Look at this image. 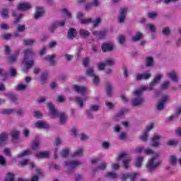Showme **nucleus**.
<instances>
[{"label":"nucleus","instance_id":"obj_1","mask_svg":"<svg viewBox=\"0 0 181 181\" xmlns=\"http://www.w3.org/2000/svg\"><path fill=\"white\" fill-rule=\"evenodd\" d=\"M160 156V155L158 153H155V154L148 160L146 164L148 172L152 173V172H155V170L159 169V167L162 165V160L158 159Z\"/></svg>","mask_w":181,"mask_h":181},{"label":"nucleus","instance_id":"obj_2","mask_svg":"<svg viewBox=\"0 0 181 181\" xmlns=\"http://www.w3.org/2000/svg\"><path fill=\"white\" fill-rule=\"evenodd\" d=\"M147 88H148L146 87H142L140 89L136 90L134 92H133L134 97L132 99L131 102L132 107H141V105H144L145 99L141 96V94L147 90Z\"/></svg>","mask_w":181,"mask_h":181},{"label":"nucleus","instance_id":"obj_3","mask_svg":"<svg viewBox=\"0 0 181 181\" xmlns=\"http://www.w3.org/2000/svg\"><path fill=\"white\" fill-rule=\"evenodd\" d=\"M35 54H36L32 49H27L24 51V59L22 62L25 66V68H23V69L24 73H28V70L32 69V66H33V60L30 59L29 57H33Z\"/></svg>","mask_w":181,"mask_h":181},{"label":"nucleus","instance_id":"obj_4","mask_svg":"<svg viewBox=\"0 0 181 181\" xmlns=\"http://www.w3.org/2000/svg\"><path fill=\"white\" fill-rule=\"evenodd\" d=\"M47 107L49 108V114L52 118H56V117H60V123L63 125L66 124V119H67V116L64 113H59V111L54 107V105L52 103H47Z\"/></svg>","mask_w":181,"mask_h":181},{"label":"nucleus","instance_id":"obj_5","mask_svg":"<svg viewBox=\"0 0 181 181\" xmlns=\"http://www.w3.org/2000/svg\"><path fill=\"white\" fill-rule=\"evenodd\" d=\"M81 165V162L76 160H66L63 163L64 168L67 169L68 175H71L74 173V170L77 166H80Z\"/></svg>","mask_w":181,"mask_h":181},{"label":"nucleus","instance_id":"obj_6","mask_svg":"<svg viewBox=\"0 0 181 181\" xmlns=\"http://www.w3.org/2000/svg\"><path fill=\"white\" fill-rule=\"evenodd\" d=\"M152 77V74L149 71L144 72V74H136V80L141 81L142 80H149Z\"/></svg>","mask_w":181,"mask_h":181},{"label":"nucleus","instance_id":"obj_7","mask_svg":"<svg viewBox=\"0 0 181 181\" xmlns=\"http://www.w3.org/2000/svg\"><path fill=\"white\" fill-rule=\"evenodd\" d=\"M162 139V136L159 134H155L152 138H151V146L153 148H158L160 145V143L159 141Z\"/></svg>","mask_w":181,"mask_h":181},{"label":"nucleus","instance_id":"obj_8","mask_svg":"<svg viewBox=\"0 0 181 181\" xmlns=\"http://www.w3.org/2000/svg\"><path fill=\"white\" fill-rule=\"evenodd\" d=\"M169 100V96L168 95H164L161 98L160 101H158V103L157 105V110L158 111H162L163 108H165V105L166 104V101Z\"/></svg>","mask_w":181,"mask_h":181},{"label":"nucleus","instance_id":"obj_9","mask_svg":"<svg viewBox=\"0 0 181 181\" xmlns=\"http://www.w3.org/2000/svg\"><path fill=\"white\" fill-rule=\"evenodd\" d=\"M153 127H155L153 123H151L150 125H148L146 127V131L144 132L143 135L141 136V141H144V142H146L148 141V134L149 133V131H151V129H153Z\"/></svg>","mask_w":181,"mask_h":181},{"label":"nucleus","instance_id":"obj_10","mask_svg":"<svg viewBox=\"0 0 181 181\" xmlns=\"http://www.w3.org/2000/svg\"><path fill=\"white\" fill-rule=\"evenodd\" d=\"M127 12L128 9H127V8H123L120 9V14L118 16L119 23H124V22H125V18H127Z\"/></svg>","mask_w":181,"mask_h":181},{"label":"nucleus","instance_id":"obj_11","mask_svg":"<svg viewBox=\"0 0 181 181\" xmlns=\"http://www.w3.org/2000/svg\"><path fill=\"white\" fill-rule=\"evenodd\" d=\"M74 91L78 93L79 94H81L82 95H86L87 93V88L80 85H75L74 86Z\"/></svg>","mask_w":181,"mask_h":181},{"label":"nucleus","instance_id":"obj_12","mask_svg":"<svg viewBox=\"0 0 181 181\" xmlns=\"http://www.w3.org/2000/svg\"><path fill=\"white\" fill-rule=\"evenodd\" d=\"M9 136L7 133L3 132L0 134V146H5L8 144Z\"/></svg>","mask_w":181,"mask_h":181},{"label":"nucleus","instance_id":"obj_13","mask_svg":"<svg viewBox=\"0 0 181 181\" xmlns=\"http://www.w3.org/2000/svg\"><path fill=\"white\" fill-rule=\"evenodd\" d=\"M30 8H32V6L30 5V4L26 3V2L20 3L17 6L18 11H29V9H30Z\"/></svg>","mask_w":181,"mask_h":181},{"label":"nucleus","instance_id":"obj_14","mask_svg":"<svg viewBox=\"0 0 181 181\" xmlns=\"http://www.w3.org/2000/svg\"><path fill=\"white\" fill-rule=\"evenodd\" d=\"M56 57H57V55L52 54V55H47L44 57V60L46 62H49L50 66H56Z\"/></svg>","mask_w":181,"mask_h":181},{"label":"nucleus","instance_id":"obj_15","mask_svg":"<svg viewBox=\"0 0 181 181\" xmlns=\"http://www.w3.org/2000/svg\"><path fill=\"white\" fill-rule=\"evenodd\" d=\"M100 110V105H93L90 106V108L88 110H86V114L89 118H93V112H97Z\"/></svg>","mask_w":181,"mask_h":181},{"label":"nucleus","instance_id":"obj_16","mask_svg":"<svg viewBox=\"0 0 181 181\" xmlns=\"http://www.w3.org/2000/svg\"><path fill=\"white\" fill-rule=\"evenodd\" d=\"M42 16H45V8L37 6L35 13V19H40Z\"/></svg>","mask_w":181,"mask_h":181},{"label":"nucleus","instance_id":"obj_17","mask_svg":"<svg viewBox=\"0 0 181 181\" xmlns=\"http://www.w3.org/2000/svg\"><path fill=\"white\" fill-rule=\"evenodd\" d=\"M161 78H162V75L158 74L156 76V77L154 78L153 81L151 82L148 90L150 91H152V90H153V87H155V86H156V84H158V83H159V81H160Z\"/></svg>","mask_w":181,"mask_h":181},{"label":"nucleus","instance_id":"obj_18","mask_svg":"<svg viewBox=\"0 0 181 181\" xmlns=\"http://www.w3.org/2000/svg\"><path fill=\"white\" fill-rule=\"evenodd\" d=\"M101 49L104 53L107 52H112V50H114V45L112 43H103Z\"/></svg>","mask_w":181,"mask_h":181},{"label":"nucleus","instance_id":"obj_19","mask_svg":"<svg viewBox=\"0 0 181 181\" xmlns=\"http://www.w3.org/2000/svg\"><path fill=\"white\" fill-rule=\"evenodd\" d=\"M5 97L8 98L11 103H16L18 101V95H15V93L12 92H8L4 93Z\"/></svg>","mask_w":181,"mask_h":181},{"label":"nucleus","instance_id":"obj_20","mask_svg":"<svg viewBox=\"0 0 181 181\" xmlns=\"http://www.w3.org/2000/svg\"><path fill=\"white\" fill-rule=\"evenodd\" d=\"M167 76L174 83H177V81H179V80L177 79V72H176V71H175V70H173L170 73L167 74Z\"/></svg>","mask_w":181,"mask_h":181},{"label":"nucleus","instance_id":"obj_21","mask_svg":"<svg viewBox=\"0 0 181 181\" xmlns=\"http://www.w3.org/2000/svg\"><path fill=\"white\" fill-rule=\"evenodd\" d=\"M93 35L94 36H97L98 39H105V36H107V31H93Z\"/></svg>","mask_w":181,"mask_h":181},{"label":"nucleus","instance_id":"obj_22","mask_svg":"<svg viewBox=\"0 0 181 181\" xmlns=\"http://www.w3.org/2000/svg\"><path fill=\"white\" fill-rule=\"evenodd\" d=\"M39 145H40V139L39 136H35L34 141H33L31 148L33 151H36L37 148H39Z\"/></svg>","mask_w":181,"mask_h":181},{"label":"nucleus","instance_id":"obj_23","mask_svg":"<svg viewBox=\"0 0 181 181\" xmlns=\"http://www.w3.org/2000/svg\"><path fill=\"white\" fill-rule=\"evenodd\" d=\"M35 127L36 128H42L44 129H49V125L47 124V123H46V122H43L41 120L37 121L35 123Z\"/></svg>","mask_w":181,"mask_h":181},{"label":"nucleus","instance_id":"obj_24","mask_svg":"<svg viewBox=\"0 0 181 181\" xmlns=\"http://www.w3.org/2000/svg\"><path fill=\"white\" fill-rule=\"evenodd\" d=\"M35 156L40 159H46L50 156V153L49 151H40Z\"/></svg>","mask_w":181,"mask_h":181},{"label":"nucleus","instance_id":"obj_25","mask_svg":"<svg viewBox=\"0 0 181 181\" xmlns=\"http://www.w3.org/2000/svg\"><path fill=\"white\" fill-rule=\"evenodd\" d=\"M77 36V30L76 29L71 28L68 30V39H74Z\"/></svg>","mask_w":181,"mask_h":181},{"label":"nucleus","instance_id":"obj_26","mask_svg":"<svg viewBox=\"0 0 181 181\" xmlns=\"http://www.w3.org/2000/svg\"><path fill=\"white\" fill-rule=\"evenodd\" d=\"M19 131L18 130H13L12 132V142L14 144H17V142L19 141Z\"/></svg>","mask_w":181,"mask_h":181},{"label":"nucleus","instance_id":"obj_27","mask_svg":"<svg viewBox=\"0 0 181 181\" xmlns=\"http://www.w3.org/2000/svg\"><path fill=\"white\" fill-rule=\"evenodd\" d=\"M107 168V163L103 162L99 166H98L95 168L93 169V173H95V172H98L99 170H105Z\"/></svg>","mask_w":181,"mask_h":181},{"label":"nucleus","instance_id":"obj_28","mask_svg":"<svg viewBox=\"0 0 181 181\" xmlns=\"http://www.w3.org/2000/svg\"><path fill=\"white\" fill-rule=\"evenodd\" d=\"M12 16H14L16 18L14 23H19V22L21 21V18H23V16L22 15V13H20L18 16V10L13 11Z\"/></svg>","mask_w":181,"mask_h":181},{"label":"nucleus","instance_id":"obj_29","mask_svg":"<svg viewBox=\"0 0 181 181\" xmlns=\"http://www.w3.org/2000/svg\"><path fill=\"white\" fill-rule=\"evenodd\" d=\"M142 36H144V34H142V33L138 32L134 36H132V41L133 42V43L139 42V40L142 39Z\"/></svg>","mask_w":181,"mask_h":181},{"label":"nucleus","instance_id":"obj_30","mask_svg":"<svg viewBox=\"0 0 181 181\" xmlns=\"http://www.w3.org/2000/svg\"><path fill=\"white\" fill-rule=\"evenodd\" d=\"M146 67H153V57H147L145 59Z\"/></svg>","mask_w":181,"mask_h":181},{"label":"nucleus","instance_id":"obj_31","mask_svg":"<svg viewBox=\"0 0 181 181\" xmlns=\"http://www.w3.org/2000/svg\"><path fill=\"white\" fill-rule=\"evenodd\" d=\"M86 75L88 77H94L95 76V71L93 67H89L86 70Z\"/></svg>","mask_w":181,"mask_h":181},{"label":"nucleus","instance_id":"obj_32","mask_svg":"<svg viewBox=\"0 0 181 181\" xmlns=\"http://www.w3.org/2000/svg\"><path fill=\"white\" fill-rule=\"evenodd\" d=\"M86 100H87V98H84L83 99L81 97H76L75 98L76 103L79 105V107H81V108H83V107H84L83 101H86Z\"/></svg>","mask_w":181,"mask_h":181},{"label":"nucleus","instance_id":"obj_33","mask_svg":"<svg viewBox=\"0 0 181 181\" xmlns=\"http://www.w3.org/2000/svg\"><path fill=\"white\" fill-rule=\"evenodd\" d=\"M168 162L172 166H176V163H177V158L176 157V156L171 155L170 156Z\"/></svg>","mask_w":181,"mask_h":181},{"label":"nucleus","instance_id":"obj_34","mask_svg":"<svg viewBox=\"0 0 181 181\" xmlns=\"http://www.w3.org/2000/svg\"><path fill=\"white\" fill-rule=\"evenodd\" d=\"M106 94L110 97L112 95V84L111 83L106 84Z\"/></svg>","mask_w":181,"mask_h":181},{"label":"nucleus","instance_id":"obj_35","mask_svg":"<svg viewBox=\"0 0 181 181\" xmlns=\"http://www.w3.org/2000/svg\"><path fill=\"white\" fill-rule=\"evenodd\" d=\"M79 35L81 36V37H88V36H90V31L84 29H81L79 30Z\"/></svg>","mask_w":181,"mask_h":181},{"label":"nucleus","instance_id":"obj_36","mask_svg":"<svg viewBox=\"0 0 181 181\" xmlns=\"http://www.w3.org/2000/svg\"><path fill=\"white\" fill-rule=\"evenodd\" d=\"M19 54V51L16 52L15 54L11 55L8 58L9 63H15L18 60V55Z\"/></svg>","mask_w":181,"mask_h":181},{"label":"nucleus","instance_id":"obj_37","mask_svg":"<svg viewBox=\"0 0 181 181\" xmlns=\"http://www.w3.org/2000/svg\"><path fill=\"white\" fill-rule=\"evenodd\" d=\"M36 40L35 39H28L23 40V45L25 46H33Z\"/></svg>","mask_w":181,"mask_h":181},{"label":"nucleus","instance_id":"obj_38","mask_svg":"<svg viewBox=\"0 0 181 181\" xmlns=\"http://www.w3.org/2000/svg\"><path fill=\"white\" fill-rule=\"evenodd\" d=\"M32 155V150L28 149L18 154V158H24V156H29Z\"/></svg>","mask_w":181,"mask_h":181},{"label":"nucleus","instance_id":"obj_39","mask_svg":"<svg viewBox=\"0 0 181 181\" xmlns=\"http://www.w3.org/2000/svg\"><path fill=\"white\" fill-rule=\"evenodd\" d=\"M15 180V175L12 173H8L6 175V177L4 181H14Z\"/></svg>","mask_w":181,"mask_h":181},{"label":"nucleus","instance_id":"obj_40","mask_svg":"<svg viewBox=\"0 0 181 181\" xmlns=\"http://www.w3.org/2000/svg\"><path fill=\"white\" fill-rule=\"evenodd\" d=\"M49 77V74L47 71H45L41 74V83L42 84H45L46 83L47 78Z\"/></svg>","mask_w":181,"mask_h":181},{"label":"nucleus","instance_id":"obj_41","mask_svg":"<svg viewBox=\"0 0 181 181\" xmlns=\"http://www.w3.org/2000/svg\"><path fill=\"white\" fill-rule=\"evenodd\" d=\"M142 162H144L143 156H140V157L137 158V159L136 160V163H135L136 168H141V166H142Z\"/></svg>","mask_w":181,"mask_h":181},{"label":"nucleus","instance_id":"obj_42","mask_svg":"<svg viewBox=\"0 0 181 181\" xmlns=\"http://www.w3.org/2000/svg\"><path fill=\"white\" fill-rule=\"evenodd\" d=\"M0 14H1V16L2 18H4V19H8V18H9V14H8V11L7 9H2L1 11H0Z\"/></svg>","mask_w":181,"mask_h":181},{"label":"nucleus","instance_id":"obj_43","mask_svg":"<svg viewBox=\"0 0 181 181\" xmlns=\"http://www.w3.org/2000/svg\"><path fill=\"white\" fill-rule=\"evenodd\" d=\"M57 24H56V22H54L53 23H52L49 27H48V30L49 32H50L51 33H54V31L56 30V29H57Z\"/></svg>","mask_w":181,"mask_h":181},{"label":"nucleus","instance_id":"obj_44","mask_svg":"<svg viewBox=\"0 0 181 181\" xmlns=\"http://www.w3.org/2000/svg\"><path fill=\"white\" fill-rule=\"evenodd\" d=\"M69 153H70V148H66L62 149L61 152V156L62 158H67L69 156Z\"/></svg>","mask_w":181,"mask_h":181},{"label":"nucleus","instance_id":"obj_45","mask_svg":"<svg viewBox=\"0 0 181 181\" xmlns=\"http://www.w3.org/2000/svg\"><path fill=\"white\" fill-rule=\"evenodd\" d=\"M1 37L4 40H9L12 39V34H11L9 33H6L1 35Z\"/></svg>","mask_w":181,"mask_h":181},{"label":"nucleus","instance_id":"obj_46","mask_svg":"<svg viewBox=\"0 0 181 181\" xmlns=\"http://www.w3.org/2000/svg\"><path fill=\"white\" fill-rule=\"evenodd\" d=\"M26 88H28V85L18 84L16 88V90H17V91H23V90H26Z\"/></svg>","mask_w":181,"mask_h":181},{"label":"nucleus","instance_id":"obj_47","mask_svg":"<svg viewBox=\"0 0 181 181\" xmlns=\"http://www.w3.org/2000/svg\"><path fill=\"white\" fill-rule=\"evenodd\" d=\"M144 153H145V155L149 156V155H155V151H153L151 148H144Z\"/></svg>","mask_w":181,"mask_h":181},{"label":"nucleus","instance_id":"obj_48","mask_svg":"<svg viewBox=\"0 0 181 181\" xmlns=\"http://www.w3.org/2000/svg\"><path fill=\"white\" fill-rule=\"evenodd\" d=\"M83 155V149L79 148L76 150L72 155L73 158H76L77 156H81Z\"/></svg>","mask_w":181,"mask_h":181},{"label":"nucleus","instance_id":"obj_49","mask_svg":"<svg viewBox=\"0 0 181 181\" xmlns=\"http://www.w3.org/2000/svg\"><path fill=\"white\" fill-rule=\"evenodd\" d=\"M107 177H109V179H117V177H118V175L115 173L110 172L107 173Z\"/></svg>","mask_w":181,"mask_h":181},{"label":"nucleus","instance_id":"obj_50","mask_svg":"<svg viewBox=\"0 0 181 181\" xmlns=\"http://www.w3.org/2000/svg\"><path fill=\"white\" fill-rule=\"evenodd\" d=\"M125 39H126L125 35H119L117 40L119 45H124V43H125Z\"/></svg>","mask_w":181,"mask_h":181},{"label":"nucleus","instance_id":"obj_51","mask_svg":"<svg viewBox=\"0 0 181 181\" xmlns=\"http://www.w3.org/2000/svg\"><path fill=\"white\" fill-rule=\"evenodd\" d=\"M162 33L165 36H169L170 35V28L169 27H165L162 30Z\"/></svg>","mask_w":181,"mask_h":181},{"label":"nucleus","instance_id":"obj_52","mask_svg":"<svg viewBox=\"0 0 181 181\" xmlns=\"http://www.w3.org/2000/svg\"><path fill=\"white\" fill-rule=\"evenodd\" d=\"M26 30V25H18L17 27V32H25Z\"/></svg>","mask_w":181,"mask_h":181},{"label":"nucleus","instance_id":"obj_53","mask_svg":"<svg viewBox=\"0 0 181 181\" xmlns=\"http://www.w3.org/2000/svg\"><path fill=\"white\" fill-rule=\"evenodd\" d=\"M93 77V82L94 86H98V84H100V78H98V76L97 75H95Z\"/></svg>","mask_w":181,"mask_h":181},{"label":"nucleus","instance_id":"obj_54","mask_svg":"<svg viewBox=\"0 0 181 181\" xmlns=\"http://www.w3.org/2000/svg\"><path fill=\"white\" fill-rule=\"evenodd\" d=\"M147 26L150 32L152 33H155L156 32V27L153 24H148Z\"/></svg>","mask_w":181,"mask_h":181},{"label":"nucleus","instance_id":"obj_55","mask_svg":"<svg viewBox=\"0 0 181 181\" xmlns=\"http://www.w3.org/2000/svg\"><path fill=\"white\" fill-rule=\"evenodd\" d=\"M148 18H150V19H155L156 18L158 17V13L153 12V11L149 12L148 13Z\"/></svg>","mask_w":181,"mask_h":181},{"label":"nucleus","instance_id":"obj_56","mask_svg":"<svg viewBox=\"0 0 181 181\" xmlns=\"http://www.w3.org/2000/svg\"><path fill=\"white\" fill-rule=\"evenodd\" d=\"M55 23L57 24V26L58 28H63L64 25H66V21H55Z\"/></svg>","mask_w":181,"mask_h":181},{"label":"nucleus","instance_id":"obj_57","mask_svg":"<svg viewBox=\"0 0 181 181\" xmlns=\"http://www.w3.org/2000/svg\"><path fill=\"white\" fill-rule=\"evenodd\" d=\"M10 76L11 77H16V74H18V71L16 69L11 68L10 69Z\"/></svg>","mask_w":181,"mask_h":181},{"label":"nucleus","instance_id":"obj_58","mask_svg":"<svg viewBox=\"0 0 181 181\" xmlns=\"http://www.w3.org/2000/svg\"><path fill=\"white\" fill-rule=\"evenodd\" d=\"M93 22V18H88V19H83L81 21V23L82 25H88L89 23H91Z\"/></svg>","mask_w":181,"mask_h":181},{"label":"nucleus","instance_id":"obj_59","mask_svg":"<svg viewBox=\"0 0 181 181\" xmlns=\"http://www.w3.org/2000/svg\"><path fill=\"white\" fill-rule=\"evenodd\" d=\"M105 64L106 66H114V64H115V61H114L113 59H107L105 62Z\"/></svg>","mask_w":181,"mask_h":181},{"label":"nucleus","instance_id":"obj_60","mask_svg":"<svg viewBox=\"0 0 181 181\" xmlns=\"http://www.w3.org/2000/svg\"><path fill=\"white\" fill-rule=\"evenodd\" d=\"M167 145H168V146H175L177 145V141H176V140L168 141L167 143Z\"/></svg>","mask_w":181,"mask_h":181},{"label":"nucleus","instance_id":"obj_61","mask_svg":"<svg viewBox=\"0 0 181 181\" xmlns=\"http://www.w3.org/2000/svg\"><path fill=\"white\" fill-rule=\"evenodd\" d=\"M79 138L81 139V141H87V139H88V136H87V134L82 133L81 134H79Z\"/></svg>","mask_w":181,"mask_h":181},{"label":"nucleus","instance_id":"obj_62","mask_svg":"<svg viewBox=\"0 0 181 181\" xmlns=\"http://www.w3.org/2000/svg\"><path fill=\"white\" fill-rule=\"evenodd\" d=\"M34 117L35 118H42L43 115H42V112L40 111H34Z\"/></svg>","mask_w":181,"mask_h":181},{"label":"nucleus","instance_id":"obj_63","mask_svg":"<svg viewBox=\"0 0 181 181\" xmlns=\"http://www.w3.org/2000/svg\"><path fill=\"white\" fill-rule=\"evenodd\" d=\"M136 176H138V174L136 173L129 174V179H130V181H135Z\"/></svg>","mask_w":181,"mask_h":181},{"label":"nucleus","instance_id":"obj_64","mask_svg":"<svg viewBox=\"0 0 181 181\" xmlns=\"http://www.w3.org/2000/svg\"><path fill=\"white\" fill-rule=\"evenodd\" d=\"M89 63H90V58L89 57H86V58L83 59V66H84V67H87V66H88Z\"/></svg>","mask_w":181,"mask_h":181}]
</instances>
